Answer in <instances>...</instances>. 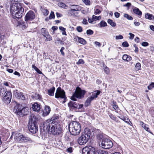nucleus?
I'll use <instances>...</instances> for the list:
<instances>
[{
  "label": "nucleus",
  "instance_id": "f3484780",
  "mask_svg": "<svg viewBox=\"0 0 154 154\" xmlns=\"http://www.w3.org/2000/svg\"><path fill=\"white\" fill-rule=\"evenodd\" d=\"M32 108L34 111L38 112L41 109L40 105L37 103H35L32 105Z\"/></svg>",
  "mask_w": 154,
  "mask_h": 154
},
{
  "label": "nucleus",
  "instance_id": "a211bd4d",
  "mask_svg": "<svg viewBox=\"0 0 154 154\" xmlns=\"http://www.w3.org/2000/svg\"><path fill=\"white\" fill-rule=\"evenodd\" d=\"M51 109L48 106H45L43 114L44 116H46L48 115L50 112Z\"/></svg>",
  "mask_w": 154,
  "mask_h": 154
},
{
  "label": "nucleus",
  "instance_id": "09e8293b",
  "mask_svg": "<svg viewBox=\"0 0 154 154\" xmlns=\"http://www.w3.org/2000/svg\"><path fill=\"white\" fill-rule=\"evenodd\" d=\"M35 97L36 99L40 100L41 98V96L38 94H35Z\"/></svg>",
  "mask_w": 154,
  "mask_h": 154
},
{
  "label": "nucleus",
  "instance_id": "69168bd1",
  "mask_svg": "<svg viewBox=\"0 0 154 154\" xmlns=\"http://www.w3.org/2000/svg\"><path fill=\"white\" fill-rule=\"evenodd\" d=\"M51 29L54 31H55V30H57V29L58 27L57 26H53L52 27Z\"/></svg>",
  "mask_w": 154,
  "mask_h": 154
},
{
  "label": "nucleus",
  "instance_id": "4c0bfd02",
  "mask_svg": "<svg viewBox=\"0 0 154 154\" xmlns=\"http://www.w3.org/2000/svg\"><path fill=\"white\" fill-rule=\"evenodd\" d=\"M124 16L128 20H132L133 19V18L132 17L129 15L128 14H124Z\"/></svg>",
  "mask_w": 154,
  "mask_h": 154
},
{
  "label": "nucleus",
  "instance_id": "6e6552de",
  "mask_svg": "<svg viewBox=\"0 0 154 154\" xmlns=\"http://www.w3.org/2000/svg\"><path fill=\"white\" fill-rule=\"evenodd\" d=\"M113 146V143L111 140L108 139H102L100 146L104 149H109L111 148Z\"/></svg>",
  "mask_w": 154,
  "mask_h": 154
},
{
  "label": "nucleus",
  "instance_id": "c85d7f7f",
  "mask_svg": "<svg viewBox=\"0 0 154 154\" xmlns=\"http://www.w3.org/2000/svg\"><path fill=\"white\" fill-rule=\"evenodd\" d=\"M6 92V89L5 88L0 87V95L3 96Z\"/></svg>",
  "mask_w": 154,
  "mask_h": 154
},
{
  "label": "nucleus",
  "instance_id": "ea45409f",
  "mask_svg": "<svg viewBox=\"0 0 154 154\" xmlns=\"http://www.w3.org/2000/svg\"><path fill=\"white\" fill-rule=\"evenodd\" d=\"M55 17V15L54 12L51 11L49 17V19L51 20L52 19H54Z\"/></svg>",
  "mask_w": 154,
  "mask_h": 154
},
{
  "label": "nucleus",
  "instance_id": "6ab92c4d",
  "mask_svg": "<svg viewBox=\"0 0 154 154\" xmlns=\"http://www.w3.org/2000/svg\"><path fill=\"white\" fill-rule=\"evenodd\" d=\"M27 108L24 107L23 108L22 107L20 112L21 114H20V116H23L27 114L29 112V111H28Z\"/></svg>",
  "mask_w": 154,
  "mask_h": 154
},
{
  "label": "nucleus",
  "instance_id": "2f4dec72",
  "mask_svg": "<svg viewBox=\"0 0 154 154\" xmlns=\"http://www.w3.org/2000/svg\"><path fill=\"white\" fill-rule=\"evenodd\" d=\"M78 42L83 45H85L86 43V41L84 39L81 37H79V38Z\"/></svg>",
  "mask_w": 154,
  "mask_h": 154
},
{
  "label": "nucleus",
  "instance_id": "58836bf2",
  "mask_svg": "<svg viewBox=\"0 0 154 154\" xmlns=\"http://www.w3.org/2000/svg\"><path fill=\"white\" fill-rule=\"evenodd\" d=\"M141 65L139 63H137L135 66V69L136 70H138L140 69Z\"/></svg>",
  "mask_w": 154,
  "mask_h": 154
},
{
  "label": "nucleus",
  "instance_id": "338daca9",
  "mask_svg": "<svg viewBox=\"0 0 154 154\" xmlns=\"http://www.w3.org/2000/svg\"><path fill=\"white\" fill-rule=\"evenodd\" d=\"M35 70L38 73L40 74L42 73V72L37 67V68Z\"/></svg>",
  "mask_w": 154,
  "mask_h": 154
},
{
  "label": "nucleus",
  "instance_id": "3c124183",
  "mask_svg": "<svg viewBox=\"0 0 154 154\" xmlns=\"http://www.w3.org/2000/svg\"><path fill=\"white\" fill-rule=\"evenodd\" d=\"M141 45L143 46L146 47L148 46L149 45V43L147 42H142Z\"/></svg>",
  "mask_w": 154,
  "mask_h": 154
},
{
  "label": "nucleus",
  "instance_id": "5701e85b",
  "mask_svg": "<svg viewBox=\"0 0 154 154\" xmlns=\"http://www.w3.org/2000/svg\"><path fill=\"white\" fill-rule=\"evenodd\" d=\"M55 88L54 87L48 90V94L50 96H53L54 94V92L55 90Z\"/></svg>",
  "mask_w": 154,
  "mask_h": 154
},
{
  "label": "nucleus",
  "instance_id": "f257e3e1",
  "mask_svg": "<svg viewBox=\"0 0 154 154\" xmlns=\"http://www.w3.org/2000/svg\"><path fill=\"white\" fill-rule=\"evenodd\" d=\"M23 4L21 3H15L11 6L10 12L13 18L19 19L22 17L24 11Z\"/></svg>",
  "mask_w": 154,
  "mask_h": 154
},
{
  "label": "nucleus",
  "instance_id": "13d9d810",
  "mask_svg": "<svg viewBox=\"0 0 154 154\" xmlns=\"http://www.w3.org/2000/svg\"><path fill=\"white\" fill-rule=\"evenodd\" d=\"M101 13V11L98 9H96L94 12V14L96 15L99 14Z\"/></svg>",
  "mask_w": 154,
  "mask_h": 154
},
{
  "label": "nucleus",
  "instance_id": "bf43d9fd",
  "mask_svg": "<svg viewBox=\"0 0 154 154\" xmlns=\"http://www.w3.org/2000/svg\"><path fill=\"white\" fill-rule=\"evenodd\" d=\"M114 15L115 17L118 18L119 17L120 14L118 12H116L114 13Z\"/></svg>",
  "mask_w": 154,
  "mask_h": 154
},
{
  "label": "nucleus",
  "instance_id": "4468645a",
  "mask_svg": "<svg viewBox=\"0 0 154 154\" xmlns=\"http://www.w3.org/2000/svg\"><path fill=\"white\" fill-rule=\"evenodd\" d=\"M13 103L15 105L13 109L14 112L20 116L21 114L20 112L22 108V106L15 101H14Z\"/></svg>",
  "mask_w": 154,
  "mask_h": 154
},
{
  "label": "nucleus",
  "instance_id": "423d86ee",
  "mask_svg": "<svg viewBox=\"0 0 154 154\" xmlns=\"http://www.w3.org/2000/svg\"><path fill=\"white\" fill-rule=\"evenodd\" d=\"M14 139L16 141L20 143L32 141L30 138L25 137L22 135L21 134L18 133L15 134Z\"/></svg>",
  "mask_w": 154,
  "mask_h": 154
},
{
  "label": "nucleus",
  "instance_id": "49530a36",
  "mask_svg": "<svg viewBox=\"0 0 154 154\" xmlns=\"http://www.w3.org/2000/svg\"><path fill=\"white\" fill-rule=\"evenodd\" d=\"M76 30L79 32H81L82 31V27L78 26L76 27Z\"/></svg>",
  "mask_w": 154,
  "mask_h": 154
},
{
  "label": "nucleus",
  "instance_id": "c9c22d12",
  "mask_svg": "<svg viewBox=\"0 0 154 154\" xmlns=\"http://www.w3.org/2000/svg\"><path fill=\"white\" fill-rule=\"evenodd\" d=\"M46 38L45 40V41L47 42L48 41H51L52 40L51 36L48 33V34H47L45 35L44 36Z\"/></svg>",
  "mask_w": 154,
  "mask_h": 154
},
{
  "label": "nucleus",
  "instance_id": "864d4df0",
  "mask_svg": "<svg viewBox=\"0 0 154 154\" xmlns=\"http://www.w3.org/2000/svg\"><path fill=\"white\" fill-rule=\"evenodd\" d=\"M88 21L89 23H93V22L94 21V20L93 18V16L92 18H88Z\"/></svg>",
  "mask_w": 154,
  "mask_h": 154
},
{
  "label": "nucleus",
  "instance_id": "c03bdc74",
  "mask_svg": "<svg viewBox=\"0 0 154 154\" xmlns=\"http://www.w3.org/2000/svg\"><path fill=\"white\" fill-rule=\"evenodd\" d=\"M122 45L123 47H128L129 45L127 42H125L122 43Z\"/></svg>",
  "mask_w": 154,
  "mask_h": 154
},
{
  "label": "nucleus",
  "instance_id": "e2e57ef3",
  "mask_svg": "<svg viewBox=\"0 0 154 154\" xmlns=\"http://www.w3.org/2000/svg\"><path fill=\"white\" fill-rule=\"evenodd\" d=\"M122 58H131V57L127 54H123L122 56Z\"/></svg>",
  "mask_w": 154,
  "mask_h": 154
},
{
  "label": "nucleus",
  "instance_id": "6e6d98bb",
  "mask_svg": "<svg viewBox=\"0 0 154 154\" xmlns=\"http://www.w3.org/2000/svg\"><path fill=\"white\" fill-rule=\"evenodd\" d=\"M67 152L71 153L72 152V148L71 147L68 148L66 149Z\"/></svg>",
  "mask_w": 154,
  "mask_h": 154
},
{
  "label": "nucleus",
  "instance_id": "de8ad7c7",
  "mask_svg": "<svg viewBox=\"0 0 154 154\" xmlns=\"http://www.w3.org/2000/svg\"><path fill=\"white\" fill-rule=\"evenodd\" d=\"M154 87V82L151 83L148 86V88L149 89H151L152 88Z\"/></svg>",
  "mask_w": 154,
  "mask_h": 154
},
{
  "label": "nucleus",
  "instance_id": "9b49d317",
  "mask_svg": "<svg viewBox=\"0 0 154 154\" xmlns=\"http://www.w3.org/2000/svg\"><path fill=\"white\" fill-rule=\"evenodd\" d=\"M71 7L75 6V8H70V9L67 11L68 14L69 16L73 17H76L78 14V13L77 11H79L80 10V7L78 5H72Z\"/></svg>",
  "mask_w": 154,
  "mask_h": 154
},
{
  "label": "nucleus",
  "instance_id": "cd10ccee",
  "mask_svg": "<svg viewBox=\"0 0 154 154\" xmlns=\"http://www.w3.org/2000/svg\"><path fill=\"white\" fill-rule=\"evenodd\" d=\"M88 146H86L83 148L82 149L83 154H89Z\"/></svg>",
  "mask_w": 154,
  "mask_h": 154
},
{
  "label": "nucleus",
  "instance_id": "5fc2aeb1",
  "mask_svg": "<svg viewBox=\"0 0 154 154\" xmlns=\"http://www.w3.org/2000/svg\"><path fill=\"white\" fill-rule=\"evenodd\" d=\"M129 35H130L129 38L131 39H133L134 36V35L131 32L129 33Z\"/></svg>",
  "mask_w": 154,
  "mask_h": 154
},
{
  "label": "nucleus",
  "instance_id": "412c9836",
  "mask_svg": "<svg viewBox=\"0 0 154 154\" xmlns=\"http://www.w3.org/2000/svg\"><path fill=\"white\" fill-rule=\"evenodd\" d=\"M27 22H26L25 23L23 21H20L18 22L19 25L21 27H22L23 29H25L27 26V25L26 24Z\"/></svg>",
  "mask_w": 154,
  "mask_h": 154
},
{
  "label": "nucleus",
  "instance_id": "8fccbe9b",
  "mask_svg": "<svg viewBox=\"0 0 154 154\" xmlns=\"http://www.w3.org/2000/svg\"><path fill=\"white\" fill-rule=\"evenodd\" d=\"M84 63V60L82 59H80L76 63L77 64H83Z\"/></svg>",
  "mask_w": 154,
  "mask_h": 154
},
{
  "label": "nucleus",
  "instance_id": "9d476101",
  "mask_svg": "<svg viewBox=\"0 0 154 154\" xmlns=\"http://www.w3.org/2000/svg\"><path fill=\"white\" fill-rule=\"evenodd\" d=\"M100 93L99 90H96L94 91L91 96L88 97L85 101V106L87 107L89 106L91 103V102L94 100L95 98L97 97V96Z\"/></svg>",
  "mask_w": 154,
  "mask_h": 154
},
{
  "label": "nucleus",
  "instance_id": "774afa93",
  "mask_svg": "<svg viewBox=\"0 0 154 154\" xmlns=\"http://www.w3.org/2000/svg\"><path fill=\"white\" fill-rule=\"evenodd\" d=\"M131 5V4L130 3L128 2L126 4L124 5V6L127 7H129Z\"/></svg>",
  "mask_w": 154,
  "mask_h": 154
},
{
  "label": "nucleus",
  "instance_id": "0eeeda50",
  "mask_svg": "<svg viewBox=\"0 0 154 154\" xmlns=\"http://www.w3.org/2000/svg\"><path fill=\"white\" fill-rule=\"evenodd\" d=\"M52 128H54L52 129V131H51V134L54 135L60 134L62 132V128L61 125L57 122L56 121L55 123L51 125Z\"/></svg>",
  "mask_w": 154,
  "mask_h": 154
},
{
  "label": "nucleus",
  "instance_id": "1a4fd4ad",
  "mask_svg": "<svg viewBox=\"0 0 154 154\" xmlns=\"http://www.w3.org/2000/svg\"><path fill=\"white\" fill-rule=\"evenodd\" d=\"M55 97L56 98H61L63 99L64 101L63 102V103H65L66 99V97L65 95V92L60 87H58L56 90L55 94Z\"/></svg>",
  "mask_w": 154,
  "mask_h": 154
},
{
  "label": "nucleus",
  "instance_id": "f704fd0d",
  "mask_svg": "<svg viewBox=\"0 0 154 154\" xmlns=\"http://www.w3.org/2000/svg\"><path fill=\"white\" fill-rule=\"evenodd\" d=\"M59 29L62 32V34L63 35H66L67 34L66 32V28L62 27V26H59Z\"/></svg>",
  "mask_w": 154,
  "mask_h": 154
},
{
  "label": "nucleus",
  "instance_id": "b1692460",
  "mask_svg": "<svg viewBox=\"0 0 154 154\" xmlns=\"http://www.w3.org/2000/svg\"><path fill=\"white\" fill-rule=\"evenodd\" d=\"M89 154H96L95 149L94 148L91 146H88Z\"/></svg>",
  "mask_w": 154,
  "mask_h": 154
},
{
  "label": "nucleus",
  "instance_id": "052dcab7",
  "mask_svg": "<svg viewBox=\"0 0 154 154\" xmlns=\"http://www.w3.org/2000/svg\"><path fill=\"white\" fill-rule=\"evenodd\" d=\"M109 116L110 118L113 120H114L115 119V118L114 116L111 113H110L109 114Z\"/></svg>",
  "mask_w": 154,
  "mask_h": 154
},
{
  "label": "nucleus",
  "instance_id": "473e14b6",
  "mask_svg": "<svg viewBox=\"0 0 154 154\" xmlns=\"http://www.w3.org/2000/svg\"><path fill=\"white\" fill-rule=\"evenodd\" d=\"M100 27H105L107 26V24L106 22L104 20H102L100 23L98 24Z\"/></svg>",
  "mask_w": 154,
  "mask_h": 154
},
{
  "label": "nucleus",
  "instance_id": "20e7f679",
  "mask_svg": "<svg viewBox=\"0 0 154 154\" xmlns=\"http://www.w3.org/2000/svg\"><path fill=\"white\" fill-rule=\"evenodd\" d=\"M69 131L71 134L74 136L78 135L81 130V127L80 123L76 121H72L70 123Z\"/></svg>",
  "mask_w": 154,
  "mask_h": 154
},
{
  "label": "nucleus",
  "instance_id": "e433bc0d",
  "mask_svg": "<svg viewBox=\"0 0 154 154\" xmlns=\"http://www.w3.org/2000/svg\"><path fill=\"white\" fill-rule=\"evenodd\" d=\"M103 68L104 69L105 72L106 74H108L109 73V68L105 65L104 63H103Z\"/></svg>",
  "mask_w": 154,
  "mask_h": 154
},
{
  "label": "nucleus",
  "instance_id": "dca6fc26",
  "mask_svg": "<svg viewBox=\"0 0 154 154\" xmlns=\"http://www.w3.org/2000/svg\"><path fill=\"white\" fill-rule=\"evenodd\" d=\"M12 97V94L11 91H8L3 97V100L5 103H9L11 100Z\"/></svg>",
  "mask_w": 154,
  "mask_h": 154
},
{
  "label": "nucleus",
  "instance_id": "a878e982",
  "mask_svg": "<svg viewBox=\"0 0 154 154\" xmlns=\"http://www.w3.org/2000/svg\"><path fill=\"white\" fill-rule=\"evenodd\" d=\"M58 6L60 7L63 8L65 9H67L68 8V6L66 5L64 3L62 2H59L58 3Z\"/></svg>",
  "mask_w": 154,
  "mask_h": 154
},
{
  "label": "nucleus",
  "instance_id": "a18cd8bd",
  "mask_svg": "<svg viewBox=\"0 0 154 154\" xmlns=\"http://www.w3.org/2000/svg\"><path fill=\"white\" fill-rule=\"evenodd\" d=\"M83 2L86 5H90V2L89 0H82Z\"/></svg>",
  "mask_w": 154,
  "mask_h": 154
},
{
  "label": "nucleus",
  "instance_id": "393cba45",
  "mask_svg": "<svg viewBox=\"0 0 154 154\" xmlns=\"http://www.w3.org/2000/svg\"><path fill=\"white\" fill-rule=\"evenodd\" d=\"M145 17L146 18L150 20H153L154 18V16L153 15L148 13L145 14Z\"/></svg>",
  "mask_w": 154,
  "mask_h": 154
},
{
  "label": "nucleus",
  "instance_id": "680f3d73",
  "mask_svg": "<svg viewBox=\"0 0 154 154\" xmlns=\"http://www.w3.org/2000/svg\"><path fill=\"white\" fill-rule=\"evenodd\" d=\"M82 23H83V24L85 25H86L88 24V23L87 22V20L85 18H84L83 19Z\"/></svg>",
  "mask_w": 154,
  "mask_h": 154
},
{
  "label": "nucleus",
  "instance_id": "a19ab883",
  "mask_svg": "<svg viewBox=\"0 0 154 154\" xmlns=\"http://www.w3.org/2000/svg\"><path fill=\"white\" fill-rule=\"evenodd\" d=\"M93 18L94 20V21H96L97 20H99L101 18L100 16H99L97 17L94 15H93Z\"/></svg>",
  "mask_w": 154,
  "mask_h": 154
},
{
  "label": "nucleus",
  "instance_id": "7c9ffc66",
  "mask_svg": "<svg viewBox=\"0 0 154 154\" xmlns=\"http://www.w3.org/2000/svg\"><path fill=\"white\" fill-rule=\"evenodd\" d=\"M41 34L44 36L47 34H48V33L47 30H46V29L45 28H42L41 29Z\"/></svg>",
  "mask_w": 154,
  "mask_h": 154
},
{
  "label": "nucleus",
  "instance_id": "79ce46f5",
  "mask_svg": "<svg viewBox=\"0 0 154 154\" xmlns=\"http://www.w3.org/2000/svg\"><path fill=\"white\" fill-rule=\"evenodd\" d=\"M93 33V31L90 29H88L86 31V34L87 35H92Z\"/></svg>",
  "mask_w": 154,
  "mask_h": 154
},
{
  "label": "nucleus",
  "instance_id": "f03ea898",
  "mask_svg": "<svg viewBox=\"0 0 154 154\" xmlns=\"http://www.w3.org/2000/svg\"><path fill=\"white\" fill-rule=\"evenodd\" d=\"M94 133V130L92 128H85L84 132L79 138L78 142L80 145L85 144L88 141L91 136H92Z\"/></svg>",
  "mask_w": 154,
  "mask_h": 154
},
{
  "label": "nucleus",
  "instance_id": "37998d69",
  "mask_svg": "<svg viewBox=\"0 0 154 154\" xmlns=\"http://www.w3.org/2000/svg\"><path fill=\"white\" fill-rule=\"evenodd\" d=\"M42 12L43 14L45 16L47 15L49 13V11L47 9H43L42 11Z\"/></svg>",
  "mask_w": 154,
  "mask_h": 154
},
{
  "label": "nucleus",
  "instance_id": "2eb2a0df",
  "mask_svg": "<svg viewBox=\"0 0 154 154\" xmlns=\"http://www.w3.org/2000/svg\"><path fill=\"white\" fill-rule=\"evenodd\" d=\"M68 106L71 108H74L76 109H81L82 108L83 105V104L79 105L78 103L73 101H70L68 104Z\"/></svg>",
  "mask_w": 154,
  "mask_h": 154
},
{
  "label": "nucleus",
  "instance_id": "4be33fe9",
  "mask_svg": "<svg viewBox=\"0 0 154 154\" xmlns=\"http://www.w3.org/2000/svg\"><path fill=\"white\" fill-rule=\"evenodd\" d=\"M133 12L139 16H141L142 15V12L137 8H135L133 9Z\"/></svg>",
  "mask_w": 154,
  "mask_h": 154
},
{
  "label": "nucleus",
  "instance_id": "4d7b16f0",
  "mask_svg": "<svg viewBox=\"0 0 154 154\" xmlns=\"http://www.w3.org/2000/svg\"><path fill=\"white\" fill-rule=\"evenodd\" d=\"M133 46L135 48V49L134 50V52L136 53H137V52L138 51V48L137 45L134 44L133 45Z\"/></svg>",
  "mask_w": 154,
  "mask_h": 154
},
{
  "label": "nucleus",
  "instance_id": "bb28decb",
  "mask_svg": "<svg viewBox=\"0 0 154 154\" xmlns=\"http://www.w3.org/2000/svg\"><path fill=\"white\" fill-rule=\"evenodd\" d=\"M140 124H142V127L145 130L149 133H151L149 128L148 127L146 126H147L146 125L144 124V123L142 122H140Z\"/></svg>",
  "mask_w": 154,
  "mask_h": 154
},
{
  "label": "nucleus",
  "instance_id": "7ed1b4c3",
  "mask_svg": "<svg viewBox=\"0 0 154 154\" xmlns=\"http://www.w3.org/2000/svg\"><path fill=\"white\" fill-rule=\"evenodd\" d=\"M37 119L33 115L29 117L28 129L30 132L32 134L35 133L38 131L37 125Z\"/></svg>",
  "mask_w": 154,
  "mask_h": 154
},
{
  "label": "nucleus",
  "instance_id": "aec40b11",
  "mask_svg": "<svg viewBox=\"0 0 154 154\" xmlns=\"http://www.w3.org/2000/svg\"><path fill=\"white\" fill-rule=\"evenodd\" d=\"M17 95L18 96L19 98H20L21 99L24 100H25L26 99V97L24 94L20 92L19 93L16 92Z\"/></svg>",
  "mask_w": 154,
  "mask_h": 154
},
{
  "label": "nucleus",
  "instance_id": "72a5a7b5",
  "mask_svg": "<svg viewBox=\"0 0 154 154\" xmlns=\"http://www.w3.org/2000/svg\"><path fill=\"white\" fill-rule=\"evenodd\" d=\"M96 154H108V152L104 150H98L96 152Z\"/></svg>",
  "mask_w": 154,
  "mask_h": 154
},
{
  "label": "nucleus",
  "instance_id": "0e129e2a",
  "mask_svg": "<svg viewBox=\"0 0 154 154\" xmlns=\"http://www.w3.org/2000/svg\"><path fill=\"white\" fill-rule=\"evenodd\" d=\"M6 70L10 73H12L13 72V70L11 69L7 68Z\"/></svg>",
  "mask_w": 154,
  "mask_h": 154
},
{
  "label": "nucleus",
  "instance_id": "c756f323",
  "mask_svg": "<svg viewBox=\"0 0 154 154\" xmlns=\"http://www.w3.org/2000/svg\"><path fill=\"white\" fill-rule=\"evenodd\" d=\"M107 23L112 27H115L116 26V24L113 22V20L110 19H109L107 20Z\"/></svg>",
  "mask_w": 154,
  "mask_h": 154
},
{
  "label": "nucleus",
  "instance_id": "39448f33",
  "mask_svg": "<svg viewBox=\"0 0 154 154\" xmlns=\"http://www.w3.org/2000/svg\"><path fill=\"white\" fill-rule=\"evenodd\" d=\"M85 93V91L82 90L80 88L77 87L70 99L73 101H76V98L81 99L83 97Z\"/></svg>",
  "mask_w": 154,
  "mask_h": 154
},
{
  "label": "nucleus",
  "instance_id": "603ef678",
  "mask_svg": "<svg viewBox=\"0 0 154 154\" xmlns=\"http://www.w3.org/2000/svg\"><path fill=\"white\" fill-rule=\"evenodd\" d=\"M123 38V36L122 35H117L116 37V39H122Z\"/></svg>",
  "mask_w": 154,
  "mask_h": 154
},
{
  "label": "nucleus",
  "instance_id": "f8f14e48",
  "mask_svg": "<svg viewBox=\"0 0 154 154\" xmlns=\"http://www.w3.org/2000/svg\"><path fill=\"white\" fill-rule=\"evenodd\" d=\"M56 121H51L49 120H48L45 121L44 124L43 125L44 128H45L46 130L47 131L48 133L49 134H51V131H52V129L54 128H52V127L51 126L53 125V124L55 123Z\"/></svg>",
  "mask_w": 154,
  "mask_h": 154
},
{
  "label": "nucleus",
  "instance_id": "ddd939ff",
  "mask_svg": "<svg viewBox=\"0 0 154 154\" xmlns=\"http://www.w3.org/2000/svg\"><path fill=\"white\" fill-rule=\"evenodd\" d=\"M35 17L34 12L32 11H30L26 14L25 17V20L30 23H31L30 22L33 20Z\"/></svg>",
  "mask_w": 154,
  "mask_h": 154
}]
</instances>
